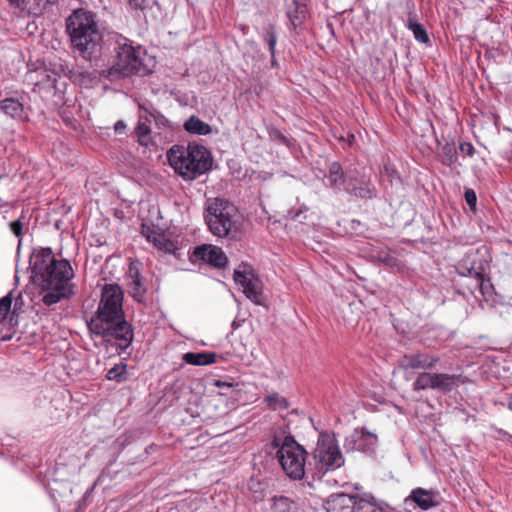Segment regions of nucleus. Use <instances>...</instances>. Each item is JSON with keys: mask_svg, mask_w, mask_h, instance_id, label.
Returning a JSON list of instances; mask_svg holds the SVG:
<instances>
[{"mask_svg": "<svg viewBox=\"0 0 512 512\" xmlns=\"http://www.w3.org/2000/svg\"><path fill=\"white\" fill-rule=\"evenodd\" d=\"M34 276L41 282V301L52 306L74 294L73 269L67 260H56L50 248L35 250L30 259Z\"/></svg>", "mask_w": 512, "mask_h": 512, "instance_id": "2", "label": "nucleus"}, {"mask_svg": "<svg viewBox=\"0 0 512 512\" xmlns=\"http://www.w3.org/2000/svg\"><path fill=\"white\" fill-rule=\"evenodd\" d=\"M217 355L214 352H187L182 359L186 364L193 366H205L216 362Z\"/></svg>", "mask_w": 512, "mask_h": 512, "instance_id": "22", "label": "nucleus"}, {"mask_svg": "<svg viewBox=\"0 0 512 512\" xmlns=\"http://www.w3.org/2000/svg\"><path fill=\"white\" fill-rule=\"evenodd\" d=\"M465 201L471 210H475L477 204V196L474 190L467 189L465 191Z\"/></svg>", "mask_w": 512, "mask_h": 512, "instance_id": "36", "label": "nucleus"}, {"mask_svg": "<svg viewBox=\"0 0 512 512\" xmlns=\"http://www.w3.org/2000/svg\"><path fill=\"white\" fill-rule=\"evenodd\" d=\"M500 433H501V434H503L504 436H506L507 441H508V442H510V443H511V445H512V435H511V434H508L507 432L502 431V430L500 431Z\"/></svg>", "mask_w": 512, "mask_h": 512, "instance_id": "43", "label": "nucleus"}, {"mask_svg": "<svg viewBox=\"0 0 512 512\" xmlns=\"http://www.w3.org/2000/svg\"><path fill=\"white\" fill-rule=\"evenodd\" d=\"M406 501H412L422 510H429L438 505L437 494L433 490L415 488Z\"/></svg>", "mask_w": 512, "mask_h": 512, "instance_id": "19", "label": "nucleus"}, {"mask_svg": "<svg viewBox=\"0 0 512 512\" xmlns=\"http://www.w3.org/2000/svg\"><path fill=\"white\" fill-rule=\"evenodd\" d=\"M435 373H430V372H422L420 373L414 384H413V389L415 391H418V390H427V389H432L434 390V385H435Z\"/></svg>", "mask_w": 512, "mask_h": 512, "instance_id": "28", "label": "nucleus"}, {"mask_svg": "<svg viewBox=\"0 0 512 512\" xmlns=\"http://www.w3.org/2000/svg\"><path fill=\"white\" fill-rule=\"evenodd\" d=\"M149 133H150V127L146 123L140 121L136 127V134L138 136V140L141 145H145V146L148 145Z\"/></svg>", "mask_w": 512, "mask_h": 512, "instance_id": "34", "label": "nucleus"}, {"mask_svg": "<svg viewBox=\"0 0 512 512\" xmlns=\"http://www.w3.org/2000/svg\"><path fill=\"white\" fill-rule=\"evenodd\" d=\"M205 221L210 232L220 238L233 237L239 230L237 209L222 199H209L206 203Z\"/></svg>", "mask_w": 512, "mask_h": 512, "instance_id": "6", "label": "nucleus"}, {"mask_svg": "<svg viewBox=\"0 0 512 512\" xmlns=\"http://www.w3.org/2000/svg\"><path fill=\"white\" fill-rule=\"evenodd\" d=\"M459 149L462 153L467 156H472L474 154V147L470 142H463L460 144Z\"/></svg>", "mask_w": 512, "mask_h": 512, "instance_id": "37", "label": "nucleus"}, {"mask_svg": "<svg viewBox=\"0 0 512 512\" xmlns=\"http://www.w3.org/2000/svg\"><path fill=\"white\" fill-rule=\"evenodd\" d=\"M270 509L272 512H298V504L287 496L279 495L270 499Z\"/></svg>", "mask_w": 512, "mask_h": 512, "instance_id": "24", "label": "nucleus"}, {"mask_svg": "<svg viewBox=\"0 0 512 512\" xmlns=\"http://www.w3.org/2000/svg\"><path fill=\"white\" fill-rule=\"evenodd\" d=\"M377 443V436L364 429H355L345 439L344 448L347 451L370 452Z\"/></svg>", "mask_w": 512, "mask_h": 512, "instance_id": "13", "label": "nucleus"}, {"mask_svg": "<svg viewBox=\"0 0 512 512\" xmlns=\"http://www.w3.org/2000/svg\"><path fill=\"white\" fill-rule=\"evenodd\" d=\"M184 128L187 132L197 135H207L211 132V127L196 116H191L185 123Z\"/></svg>", "mask_w": 512, "mask_h": 512, "instance_id": "26", "label": "nucleus"}, {"mask_svg": "<svg viewBox=\"0 0 512 512\" xmlns=\"http://www.w3.org/2000/svg\"><path fill=\"white\" fill-rule=\"evenodd\" d=\"M277 449L278 461L288 477L300 480L305 475L306 451L292 436H275L272 442Z\"/></svg>", "mask_w": 512, "mask_h": 512, "instance_id": "7", "label": "nucleus"}, {"mask_svg": "<svg viewBox=\"0 0 512 512\" xmlns=\"http://www.w3.org/2000/svg\"><path fill=\"white\" fill-rule=\"evenodd\" d=\"M10 229L13 232V234L17 237L21 236L22 234V223L20 220H16L10 223Z\"/></svg>", "mask_w": 512, "mask_h": 512, "instance_id": "38", "label": "nucleus"}, {"mask_svg": "<svg viewBox=\"0 0 512 512\" xmlns=\"http://www.w3.org/2000/svg\"><path fill=\"white\" fill-rule=\"evenodd\" d=\"M348 177H345L341 165L338 162H332L329 165V171L326 175L325 184L335 191L345 190Z\"/></svg>", "mask_w": 512, "mask_h": 512, "instance_id": "20", "label": "nucleus"}, {"mask_svg": "<svg viewBox=\"0 0 512 512\" xmlns=\"http://www.w3.org/2000/svg\"><path fill=\"white\" fill-rule=\"evenodd\" d=\"M233 277L235 283L242 287L243 293L247 298L257 305L263 304L262 283L248 266H239L234 271Z\"/></svg>", "mask_w": 512, "mask_h": 512, "instance_id": "11", "label": "nucleus"}, {"mask_svg": "<svg viewBox=\"0 0 512 512\" xmlns=\"http://www.w3.org/2000/svg\"><path fill=\"white\" fill-rule=\"evenodd\" d=\"M507 408L512 411V393L507 397Z\"/></svg>", "mask_w": 512, "mask_h": 512, "instance_id": "42", "label": "nucleus"}, {"mask_svg": "<svg viewBox=\"0 0 512 512\" xmlns=\"http://www.w3.org/2000/svg\"><path fill=\"white\" fill-rule=\"evenodd\" d=\"M142 233L146 236L147 240L154 244L159 250L164 252H172L175 249V245L172 241L167 239L163 234L155 231H149L143 226Z\"/></svg>", "mask_w": 512, "mask_h": 512, "instance_id": "23", "label": "nucleus"}, {"mask_svg": "<svg viewBox=\"0 0 512 512\" xmlns=\"http://www.w3.org/2000/svg\"><path fill=\"white\" fill-rule=\"evenodd\" d=\"M442 163L447 166H452L457 162V150L454 143H446L442 147Z\"/></svg>", "mask_w": 512, "mask_h": 512, "instance_id": "32", "label": "nucleus"}, {"mask_svg": "<svg viewBox=\"0 0 512 512\" xmlns=\"http://www.w3.org/2000/svg\"><path fill=\"white\" fill-rule=\"evenodd\" d=\"M66 29L73 49L84 59L96 58L101 49L102 33L96 15L85 9H77L66 20Z\"/></svg>", "mask_w": 512, "mask_h": 512, "instance_id": "3", "label": "nucleus"}, {"mask_svg": "<svg viewBox=\"0 0 512 512\" xmlns=\"http://www.w3.org/2000/svg\"><path fill=\"white\" fill-rule=\"evenodd\" d=\"M129 277H130V282H129L130 294L132 295V297L135 300L142 301V299L144 298L146 289L144 287V284L141 281L139 272L137 270H134L133 268H130Z\"/></svg>", "mask_w": 512, "mask_h": 512, "instance_id": "25", "label": "nucleus"}, {"mask_svg": "<svg viewBox=\"0 0 512 512\" xmlns=\"http://www.w3.org/2000/svg\"><path fill=\"white\" fill-rule=\"evenodd\" d=\"M214 386L220 388V389H230L232 385L228 382L221 381V380H215Z\"/></svg>", "mask_w": 512, "mask_h": 512, "instance_id": "40", "label": "nucleus"}, {"mask_svg": "<svg viewBox=\"0 0 512 512\" xmlns=\"http://www.w3.org/2000/svg\"><path fill=\"white\" fill-rule=\"evenodd\" d=\"M12 299L10 294L6 295L2 299H0V324H2L5 320L6 315L8 314L11 308Z\"/></svg>", "mask_w": 512, "mask_h": 512, "instance_id": "35", "label": "nucleus"}, {"mask_svg": "<svg viewBox=\"0 0 512 512\" xmlns=\"http://www.w3.org/2000/svg\"><path fill=\"white\" fill-rule=\"evenodd\" d=\"M285 14L289 25L297 30L302 26L307 17L306 0H285Z\"/></svg>", "mask_w": 512, "mask_h": 512, "instance_id": "15", "label": "nucleus"}, {"mask_svg": "<svg viewBox=\"0 0 512 512\" xmlns=\"http://www.w3.org/2000/svg\"><path fill=\"white\" fill-rule=\"evenodd\" d=\"M267 406L274 411H283L288 409L289 403L286 398L280 396L277 393L268 395L265 398Z\"/></svg>", "mask_w": 512, "mask_h": 512, "instance_id": "30", "label": "nucleus"}, {"mask_svg": "<svg viewBox=\"0 0 512 512\" xmlns=\"http://www.w3.org/2000/svg\"><path fill=\"white\" fill-rule=\"evenodd\" d=\"M125 128H126V124L122 120L117 121L114 125L115 132L119 133V134L123 133Z\"/></svg>", "mask_w": 512, "mask_h": 512, "instance_id": "39", "label": "nucleus"}, {"mask_svg": "<svg viewBox=\"0 0 512 512\" xmlns=\"http://www.w3.org/2000/svg\"><path fill=\"white\" fill-rule=\"evenodd\" d=\"M0 110L7 117L24 121L28 117L26 109V96L24 93H15L13 96L5 97L0 101Z\"/></svg>", "mask_w": 512, "mask_h": 512, "instance_id": "12", "label": "nucleus"}, {"mask_svg": "<svg viewBox=\"0 0 512 512\" xmlns=\"http://www.w3.org/2000/svg\"><path fill=\"white\" fill-rule=\"evenodd\" d=\"M248 489L251 495V499L254 502H260L265 497V484L260 482L258 479H250L248 483Z\"/></svg>", "mask_w": 512, "mask_h": 512, "instance_id": "31", "label": "nucleus"}, {"mask_svg": "<svg viewBox=\"0 0 512 512\" xmlns=\"http://www.w3.org/2000/svg\"><path fill=\"white\" fill-rule=\"evenodd\" d=\"M439 362V357L428 353H416L405 355L401 361V367L404 370L421 369L430 370Z\"/></svg>", "mask_w": 512, "mask_h": 512, "instance_id": "16", "label": "nucleus"}, {"mask_svg": "<svg viewBox=\"0 0 512 512\" xmlns=\"http://www.w3.org/2000/svg\"><path fill=\"white\" fill-rule=\"evenodd\" d=\"M171 167L185 180H194L212 166L210 152L201 145H174L167 152Z\"/></svg>", "mask_w": 512, "mask_h": 512, "instance_id": "4", "label": "nucleus"}, {"mask_svg": "<svg viewBox=\"0 0 512 512\" xmlns=\"http://www.w3.org/2000/svg\"><path fill=\"white\" fill-rule=\"evenodd\" d=\"M12 6L18 8L20 11L32 14L40 15L44 11L46 5L51 0H7Z\"/></svg>", "mask_w": 512, "mask_h": 512, "instance_id": "21", "label": "nucleus"}, {"mask_svg": "<svg viewBox=\"0 0 512 512\" xmlns=\"http://www.w3.org/2000/svg\"><path fill=\"white\" fill-rule=\"evenodd\" d=\"M327 512H387L386 507L371 495L332 494L326 501Z\"/></svg>", "mask_w": 512, "mask_h": 512, "instance_id": "9", "label": "nucleus"}, {"mask_svg": "<svg viewBox=\"0 0 512 512\" xmlns=\"http://www.w3.org/2000/svg\"><path fill=\"white\" fill-rule=\"evenodd\" d=\"M343 464L344 457L334 435L321 434L317 440L309 467H312L316 474L322 476L329 471L340 468Z\"/></svg>", "mask_w": 512, "mask_h": 512, "instance_id": "8", "label": "nucleus"}, {"mask_svg": "<svg viewBox=\"0 0 512 512\" xmlns=\"http://www.w3.org/2000/svg\"><path fill=\"white\" fill-rule=\"evenodd\" d=\"M193 255L196 259L216 268H223L228 262L223 250L212 244H203L195 247Z\"/></svg>", "mask_w": 512, "mask_h": 512, "instance_id": "14", "label": "nucleus"}, {"mask_svg": "<svg viewBox=\"0 0 512 512\" xmlns=\"http://www.w3.org/2000/svg\"><path fill=\"white\" fill-rule=\"evenodd\" d=\"M407 28L413 33L414 38L420 43H428L429 36L426 29L422 24L417 22L414 18H409L406 24Z\"/></svg>", "mask_w": 512, "mask_h": 512, "instance_id": "27", "label": "nucleus"}, {"mask_svg": "<svg viewBox=\"0 0 512 512\" xmlns=\"http://www.w3.org/2000/svg\"><path fill=\"white\" fill-rule=\"evenodd\" d=\"M241 326V322L238 321L237 319H235L233 322H232V327L233 329H237Z\"/></svg>", "mask_w": 512, "mask_h": 512, "instance_id": "44", "label": "nucleus"}, {"mask_svg": "<svg viewBox=\"0 0 512 512\" xmlns=\"http://www.w3.org/2000/svg\"><path fill=\"white\" fill-rule=\"evenodd\" d=\"M145 0H129V5L136 9H142L144 7Z\"/></svg>", "mask_w": 512, "mask_h": 512, "instance_id": "41", "label": "nucleus"}, {"mask_svg": "<svg viewBox=\"0 0 512 512\" xmlns=\"http://www.w3.org/2000/svg\"><path fill=\"white\" fill-rule=\"evenodd\" d=\"M106 378L117 383L125 382L128 379L127 365L124 363L114 365L108 370Z\"/></svg>", "mask_w": 512, "mask_h": 512, "instance_id": "29", "label": "nucleus"}, {"mask_svg": "<svg viewBox=\"0 0 512 512\" xmlns=\"http://www.w3.org/2000/svg\"><path fill=\"white\" fill-rule=\"evenodd\" d=\"M345 191L359 198L368 199L376 195L375 187L369 179L363 176H348V182L345 185Z\"/></svg>", "mask_w": 512, "mask_h": 512, "instance_id": "17", "label": "nucleus"}, {"mask_svg": "<svg viewBox=\"0 0 512 512\" xmlns=\"http://www.w3.org/2000/svg\"><path fill=\"white\" fill-rule=\"evenodd\" d=\"M87 325L92 335L114 342L121 351L131 345L133 328L125 319L123 291L119 285L109 283L102 287L97 309Z\"/></svg>", "mask_w": 512, "mask_h": 512, "instance_id": "1", "label": "nucleus"}, {"mask_svg": "<svg viewBox=\"0 0 512 512\" xmlns=\"http://www.w3.org/2000/svg\"><path fill=\"white\" fill-rule=\"evenodd\" d=\"M146 57V50L142 46L123 39L118 42L114 63L107 70L106 76L114 81L137 73L146 74L150 71Z\"/></svg>", "mask_w": 512, "mask_h": 512, "instance_id": "5", "label": "nucleus"}, {"mask_svg": "<svg viewBox=\"0 0 512 512\" xmlns=\"http://www.w3.org/2000/svg\"><path fill=\"white\" fill-rule=\"evenodd\" d=\"M488 267L489 257L485 247H481L475 252L467 254L460 269L465 270L467 276L472 280L473 283L468 284L471 290L478 289L483 295L489 293L491 285L489 281H485L484 279V274Z\"/></svg>", "mask_w": 512, "mask_h": 512, "instance_id": "10", "label": "nucleus"}, {"mask_svg": "<svg viewBox=\"0 0 512 512\" xmlns=\"http://www.w3.org/2000/svg\"><path fill=\"white\" fill-rule=\"evenodd\" d=\"M264 40L268 44L270 54L272 58L275 55V47L277 43V35L275 33V29L272 25L268 26L264 31Z\"/></svg>", "mask_w": 512, "mask_h": 512, "instance_id": "33", "label": "nucleus"}, {"mask_svg": "<svg viewBox=\"0 0 512 512\" xmlns=\"http://www.w3.org/2000/svg\"><path fill=\"white\" fill-rule=\"evenodd\" d=\"M49 81L51 82L52 86H55V81H56L55 76H54L53 78H51V77L49 76Z\"/></svg>", "mask_w": 512, "mask_h": 512, "instance_id": "45", "label": "nucleus"}, {"mask_svg": "<svg viewBox=\"0 0 512 512\" xmlns=\"http://www.w3.org/2000/svg\"><path fill=\"white\" fill-rule=\"evenodd\" d=\"M434 390L443 394H448L458 388L460 384L465 383V377L461 374L435 373Z\"/></svg>", "mask_w": 512, "mask_h": 512, "instance_id": "18", "label": "nucleus"}]
</instances>
